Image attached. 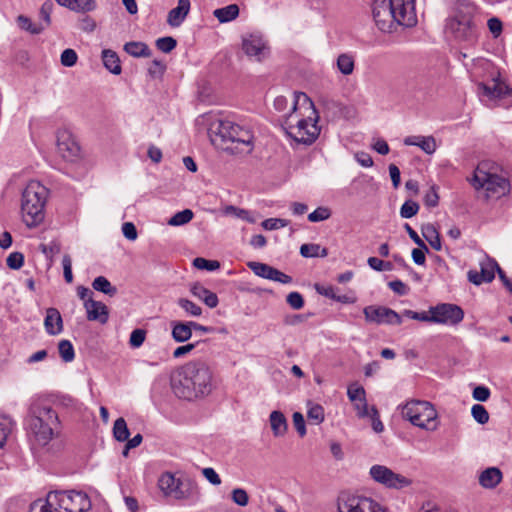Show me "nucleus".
Masks as SVG:
<instances>
[{
  "mask_svg": "<svg viewBox=\"0 0 512 512\" xmlns=\"http://www.w3.org/2000/svg\"><path fill=\"white\" fill-rule=\"evenodd\" d=\"M432 314V323L455 326L464 318L463 309L451 303H440L429 308Z\"/></svg>",
  "mask_w": 512,
  "mask_h": 512,
  "instance_id": "obj_12",
  "label": "nucleus"
},
{
  "mask_svg": "<svg viewBox=\"0 0 512 512\" xmlns=\"http://www.w3.org/2000/svg\"><path fill=\"white\" fill-rule=\"evenodd\" d=\"M506 86L498 79H492L489 83L480 82L477 93L481 101L499 99L505 94Z\"/></svg>",
  "mask_w": 512,
  "mask_h": 512,
  "instance_id": "obj_17",
  "label": "nucleus"
},
{
  "mask_svg": "<svg viewBox=\"0 0 512 512\" xmlns=\"http://www.w3.org/2000/svg\"><path fill=\"white\" fill-rule=\"evenodd\" d=\"M14 427L13 420L4 414H0V448H2Z\"/></svg>",
  "mask_w": 512,
  "mask_h": 512,
  "instance_id": "obj_35",
  "label": "nucleus"
},
{
  "mask_svg": "<svg viewBox=\"0 0 512 512\" xmlns=\"http://www.w3.org/2000/svg\"><path fill=\"white\" fill-rule=\"evenodd\" d=\"M309 420H313L315 424H320L324 420V409L321 405L312 404L307 411Z\"/></svg>",
  "mask_w": 512,
  "mask_h": 512,
  "instance_id": "obj_48",
  "label": "nucleus"
},
{
  "mask_svg": "<svg viewBox=\"0 0 512 512\" xmlns=\"http://www.w3.org/2000/svg\"><path fill=\"white\" fill-rule=\"evenodd\" d=\"M372 14L382 32H391L395 24L412 26L415 22L414 0H374Z\"/></svg>",
  "mask_w": 512,
  "mask_h": 512,
  "instance_id": "obj_5",
  "label": "nucleus"
},
{
  "mask_svg": "<svg viewBox=\"0 0 512 512\" xmlns=\"http://www.w3.org/2000/svg\"><path fill=\"white\" fill-rule=\"evenodd\" d=\"M18 26L25 31L33 35H38L45 30V26L42 23H33L31 19L24 15H19L17 17Z\"/></svg>",
  "mask_w": 512,
  "mask_h": 512,
  "instance_id": "obj_32",
  "label": "nucleus"
},
{
  "mask_svg": "<svg viewBox=\"0 0 512 512\" xmlns=\"http://www.w3.org/2000/svg\"><path fill=\"white\" fill-rule=\"evenodd\" d=\"M193 265L197 269H204L207 271H215L220 268V263L216 260H207L202 257H197L193 260Z\"/></svg>",
  "mask_w": 512,
  "mask_h": 512,
  "instance_id": "obj_46",
  "label": "nucleus"
},
{
  "mask_svg": "<svg viewBox=\"0 0 512 512\" xmlns=\"http://www.w3.org/2000/svg\"><path fill=\"white\" fill-rule=\"evenodd\" d=\"M347 395L351 402L361 401L366 399V392L362 386L352 384L347 389Z\"/></svg>",
  "mask_w": 512,
  "mask_h": 512,
  "instance_id": "obj_49",
  "label": "nucleus"
},
{
  "mask_svg": "<svg viewBox=\"0 0 512 512\" xmlns=\"http://www.w3.org/2000/svg\"><path fill=\"white\" fill-rule=\"evenodd\" d=\"M401 414L412 425L426 430H435L437 411L428 401L411 400L402 406Z\"/></svg>",
  "mask_w": 512,
  "mask_h": 512,
  "instance_id": "obj_9",
  "label": "nucleus"
},
{
  "mask_svg": "<svg viewBox=\"0 0 512 512\" xmlns=\"http://www.w3.org/2000/svg\"><path fill=\"white\" fill-rule=\"evenodd\" d=\"M92 287L96 291L102 292L106 295L113 296L117 293V289L110 281L104 276L96 277L92 282Z\"/></svg>",
  "mask_w": 512,
  "mask_h": 512,
  "instance_id": "obj_34",
  "label": "nucleus"
},
{
  "mask_svg": "<svg viewBox=\"0 0 512 512\" xmlns=\"http://www.w3.org/2000/svg\"><path fill=\"white\" fill-rule=\"evenodd\" d=\"M336 66L343 75H351L355 67L354 57L350 54L342 53L337 57Z\"/></svg>",
  "mask_w": 512,
  "mask_h": 512,
  "instance_id": "obj_30",
  "label": "nucleus"
},
{
  "mask_svg": "<svg viewBox=\"0 0 512 512\" xmlns=\"http://www.w3.org/2000/svg\"><path fill=\"white\" fill-rule=\"evenodd\" d=\"M60 60L63 66L73 67L78 60V56L75 50L67 48L61 53Z\"/></svg>",
  "mask_w": 512,
  "mask_h": 512,
  "instance_id": "obj_54",
  "label": "nucleus"
},
{
  "mask_svg": "<svg viewBox=\"0 0 512 512\" xmlns=\"http://www.w3.org/2000/svg\"><path fill=\"white\" fill-rule=\"evenodd\" d=\"M95 0H72L70 10L75 12H90L96 9Z\"/></svg>",
  "mask_w": 512,
  "mask_h": 512,
  "instance_id": "obj_42",
  "label": "nucleus"
},
{
  "mask_svg": "<svg viewBox=\"0 0 512 512\" xmlns=\"http://www.w3.org/2000/svg\"><path fill=\"white\" fill-rule=\"evenodd\" d=\"M47 196L48 189L38 181H30L23 190L21 213L28 227H34L44 219Z\"/></svg>",
  "mask_w": 512,
  "mask_h": 512,
  "instance_id": "obj_6",
  "label": "nucleus"
},
{
  "mask_svg": "<svg viewBox=\"0 0 512 512\" xmlns=\"http://www.w3.org/2000/svg\"><path fill=\"white\" fill-rule=\"evenodd\" d=\"M29 512H57L56 505L51 499V492L46 499H37L31 503Z\"/></svg>",
  "mask_w": 512,
  "mask_h": 512,
  "instance_id": "obj_31",
  "label": "nucleus"
},
{
  "mask_svg": "<svg viewBox=\"0 0 512 512\" xmlns=\"http://www.w3.org/2000/svg\"><path fill=\"white\" fill-rule=\"evenodd\" d=\"M247 266L253 271V273L264 279H271L273 275L274 267L261 263V262H249Z\"/></svg>",
  "mask_w": 512,
  "mask_h": 512,
  "instance_id": "obj_36",
  "label": "nucleus"
},
{
  "mask_svg": "<svg viewBox=\"0 0 512 512\" xmlns=\"http://www.w3.org/2000/svg\"><path fill=\"white\" fill-rule=\"evenodd\" d=\"M213 15L220 23H227L238 17L239 7L237 4H230L214 10Z\"/></svg>",
  "mask_w": 512,
  "mask_h": 512,
  "instance_id": "obj_27",
  "label": "nucleus"
},
{
  "mask_svg": "<svg viewBox=\"0 0 512 512\" xmlns=\"http://www.w3.org/2000/svg\"><path fill=\"white\" fill-rule=\"evenodd\" d=\"M84 308L86 309L87 319L89 321H98L101 324H105L108 321L109 312L104 303L88 298L84 302Z\"/></svg>",
  "mask_w": 512,
  "mask_h": 512,
  "instance_id": "obj_18",
  "label": "nucleus"
},
{
  "mask_svg": "<svg viewBox=\"0 0 512 512\" xmlns=\"http://www.w3.org/2000/svg\"><path fill=\"white\" fill-rule=\"evenodd\" d=\"M363 313L368 322L388 325H400L402 323V316L388 307L370 305L364 308Z\"/></svg>",
  "mask_w": 512,
  "mask_h": 512,
  "instance_id": "obj_15",
  "label": "nucleus"
},
{
  "mask_svg": "<svg viewBox=\"0 0 512 512\" xmlns=\"http://www.w3.org/2000/svg\"><path fill=\"white\" fill-rule=\"evenodd\" d=\"M27 425L31 449L37 451L50 443L60 421L49 401L44 397L35 396L29 403Z\"/></svg>",
  "mask_w": 512,
  "mask_h": 512,
  "instance_id": "obj_2",
  "label": "nucleus"
},
{
  "mask_svg": "<svg viewBox=\"0 0 512 512\" xmlns=\"http://www.w3.org/2000/svg\"><path fill=\"white\" fill-rule=\"evenodd\" d=\"M270 426L275 437L283 436L288 428L287 420L280 411H272L269 416Z\"/></svg>",
  "mask_w": 512,
  "mask_h": 512,
  "instance_id": "obj_25",
  "label": "nucleus"
},
{
  "mask_svg": "<svg viewBox=\"0 0 512 512\" xmlns=\"http://www.w3.org/2000/svg\"><path fill=\"white\" fill-rule=\"evenodd\" d=\"M44 327L47 334L55 336L63 331V320L58 309L50 307L46 310Z\"/></svg>",
  "mask_w": 512,
  "mask_h": 512,
  "instance_id": "obj_19",
  "label": "nucleus"
},
{
  "mask_svg": "<svg viewBox=\"0 0 512 512\" xmlns=\"http://www.w3.org/2000/svg\"><path fill=\"white\" fill-rule=\"evenodd\" d=\"M194 213L190 209H184L175 213L168 221L171 226H181L187 224L193 219Z\"/></svg>",
  "mask_w": 512,
  "mask_h": 512,
  "instance_id": "obj_40",
  "label": "nucleus"
},
{
  "mask_svg": "<svg viewBox=\"0 0 512 512\" xmlns=\"http://www.w3.org/2000/svg\"><path fill=\"white\" fill-rule=\"evenodd\" d=\"M290 223L287 219L282 218H268L262 222V227L266 230H277L288 226Z\"/></svg>",
  "mask_w": 512,
  "mask_h": 512,
  "instance_id": "obj_51",
  "label": "nucleus"
},
{
  "mask_svg": "<svg viewBox=\"0 0 512 512\" xmlns=\"http://www.w3.org/2000/svg\"><path fill=\"white\" fill-rule=\"evenodd\" d=\"M102 61L104 67L112 74L119 75L122 71L120 59L116 52L110 49L102 51Z\"/></svg>",
  "mask_w": 512,
  "mask_h": 512,
  "instance_id": "obj_26",
  "label": "nucleus"
},
{
  "mask_svg": "<svg viewBox=\"0 0 512 512\" xmlns=\"http://www.w3.org/2000/svg\"><path fill=\"white\" fill-rule=\"evenodd\" d=\"M291 112L282 115V127L295 141L312 144L320 133L319 115L313 102L305 93H295Z\"/></svg>",
  "mask_w": 512,
  "mask_h": 512,
  "instance_id": "obj_1",
  "label": "nucleus"
},
{
  "mask_svg": "<svg viewBox=\"0 0 512 512\" xmlns=\"http://www.w3.org/2000/svg\"><path fill=\"white\" fill-rule=\"evenodd\" d=\"M174 394L181 399L194 400L212 391V372L203 361H190L180 367L172 378Z\"/></svg>",
  "mask_w": 512,
  "mask_h": 512,
  "instance_id": "obj_3",
  "label": "nucleus"
},
{
  "mask_svg": "<svg viewBox=\"0 0 512 512\" xmlns=\"http://www.w3.org/2000/svg\"><path fill=\"white\" fill-rule=\"evenodd\" d=\"M503 474L497 467H488L478 477L479 484L485 489H493L502 481Z\"/></svg>",
  "mask_w": 512,
  "mask_h": 512,
  "instance_id": "obj_21",
  "label": "nucleus"
},
{
  "mask_svg": "<svg viewBox=\"0 0 512 512\" xmlns=\"http://www.w3.org/2000/svg\"><path fill=\"white\" fill-rule=\"evenodd\" d=\"M190 292L193 296L203 301L209 308H215L219 303L217 294L200 283L193 284L190 287Z\"/></svg>",
  "mask_w": 512,
  "mask_h": 512,
  "instance_id": "obj_22",
  "label": "nucleus"
},
{
  "mask_svg": "<svg viewBox=\"0 0 512 512\" xmlns=\"http://www.w3.org/2000/svg\"><path fill=\"white\" fill-rule=\"evenodd\" d=\"M369 474L371 478L390 489H402L411 484V480L401 474L393 472L384 465H373Z\"/></svg>",
  "mask_w": 512,
  "mask_h": 512,
  "instance_id": "obj_11",
  "label": "nucleus"
},
{
  "mask_svg": "<svg viewBox=\"0 0 512 512\" xmlns=\"http://www.w3.org/2000/svg\"><path fill=\"white\" fill-rule=\"evenodd\" d=\"M113 435L115 439L119 442H124L128 440L130 432L124 418H118L114 422Z\"/></svg>",
  "mask_w": 512,
  "mask_h": 512,
  "instance_id": "obj_37",
  "label": "nucleus"
},
{
  "mask_svg": "<svg viewBox=\"0 0 512 512\" xmlns=\"http://www.w3.org/2000/svg\"><path fill=\"white\" fill-rule=\"evenodd\" d=\"M232 501L239 506H246L249 502L247 492L242 488H235L231 492Z\"/></svg>",
  "mask_w": 512,
  "mask_h": 512,
  "instance_id": "obj_55",
  "label": "nucleus"
},
{
  "mask_svg": "<svg viewBox=\"0 0 512 512\" xmlns=\"http://www.w3.org/2000/svg\"><path fill=\"white\" fill-rule=\"evenodd\" d=\"M330 216H331L330 209L327 207L321 206V207H318L317 209H315L313 212H311L308 215V220L310 222L316 223V222H321V221L327 220L330 218Z\"/></svg>",
  "mask_w": 512,
  "mask_h": 512,
  "instance_id": "obj_47",
  "label": "nucleus"
},
{
  "mask_svg": "<svg viewBox=\"0 0 512 512\" xmlns=\"http://www.w3.org/2000/svg\"><path fill=\"white\" fill-rule=\"evenodd\" d=\"M205 341L206 340H202V341H197L194 343H189L186 345L179 346L173 351V357L174 358L183 357L184 355H186V354L190 353L192 350H194L200 343L205 342Z\"/></svg>",
  "mask_w": 512,
  "mask_h": 512,
  "instance_id": "obj_62",
  "label": "nucleus"
},
{
  "mask_svg": "<svg viewBox=\"0 0 512 512\" xmlns=\"http://www.w3.org/2000/svg\"><path fill=\"white\" fill-rule=\"evenodd\" d=\"M213 145L231 153L249 154L254 149V134L245 125L227 119H215L208 128Z\"/></svg>",
  "mask_w": 512,
  "mask_h": 512,
  "instance_id": "obj_4",
  "label": "nucleus"
},
{
  "mask_svg": "<svg viewBox=\"0 0 512 512\" xmlns=\"http://www.w3.org/2000/svg\"><path fill=\"white\" fill-rule=\"evenodd\" d=\"M124 50L126 53L133 57H150L151 50L148 45L143 42L131 41L124 45Z\"/></svg>",
  "mask_w": 512,
  "mask_h": 512,
  "instance_id": "obj_29",
  "label": "nucleus"
},
{
  "mask_svg": "<svg viewBox=\"0 0 512 512\" xmlns=\"http://www.w3.org/2000/svg\"><path fill=\"white\" fill-rule=\"evenodd\" d=\"M439 202L437 187L431 186L424 196V203L427 207H436Z\"/></svg>",
  "mask_w": 512,
  "mask_h": 512,
  "instance_id": "obj_60",
  "label": "nucleus"
},
{
  "mask_svg": "<svg viewBox=\"0 0 512 512\" xmlns=\"http://www.w3.org/2000/svg\"><path fill=\"white\" fill-rule=\"evenodd\" d=\"M286 302L288 303V305L295 309V310H299L301 308H303L304 306V299H303V296L299 293V292H290L287 297H286Z\"/></svg>",
  "mask_w": 512,
  "mask_h": 512,
  "instance_id": "obj_58",
  "label": "nucleus"
},
{
  "mask_svg": "<svg viewBox=\"0 0 512 512\" xmlns=\"http://www.w3.org/2000/svg\"><path fill=\"white\" fill-rule=\"evenodd\" d=\"M177 305L182 308L189 316L199 317L202 315V308L189 299L179 298L177 300Z\"/></svg>",
  "mask_w": 512,
  "mask_h": 512,
  "instance_id": "obj_38",
  "label": "nucleus"
},
{
  "mask_svg": "<svg viewBox=\"0 0 512 512\" xmlns=\"http://www.w3.org/2000/svg\"><path fill=\"white\" fill-rule=\"evenodd\" d=\"M419 141L420 145H418V147L421 148L425 153L433 154L435 152L436 142L432 136H420Z\"/></svg>",
  "mask_w": 512,
  "mask_h": 512,
  "instance_id": "obj_59",
  "label": "nucleus"
},
{
  "mask_svg": "<svg viewBox=\"0 0 512 512\" xmlns=\"http://www.w3.org/2000/svg\"><path fill=\"white\" fill-rule=\"evenodd\" d=\"M487 163H480L473 174L471 185L476 189H485L486 198H500L510 192V182L505 176L488 170Z\"/></svg>",
  "mask_w": 512,
  "mask_h": 512,
  "instance_id": "obj_7",
  "label": "nucleus"
},
{
  "mask_svg": "<svg viewBox=\"0 0 512 512\" xmlns=\"http://www.w3.org/2000/svg\"><path fill=\"white\" fill-rule=\"evenodd\" d=\"M474 420L479 424H486L489 421V413L481 404H474L471 408Z\"/></svg>",
  "mask_w": 512,
  "mask_h": 512,
  "instance_id": "obj_44",
  "label": "nucleus"
},
{
  "mask_svg": "<svg viewBox=\"0 0 512 512\" xmlns=\"http://www.w3.org/2000/svg\"><path fill=\"white\" fill-rule=\"evenodd\" d=\"M39 250L46 256V258L52 259L54 255L61 251V244L57 240H52L47 244H40Z\"/></svg>",
  "mask_w": 512,
  "mask_h": 512,
  "instance_id": "obj_45",
  "label": "nucleus"
},
{
  "mask_svg": "<svg viewBox=\"0 0 512 512\" xmlns=\"http://www.w3.org/2000/svg\"><path fill=\"white\" fill-rule=\"evenodd\" d=\"M190 11V0H178L177 6L171 9L167 16V23L171 27H179Z\"/></svg>",
  "mask_w": 512,
  "mask_h": 512,
  "instance_id": "obj_20",
  "label": "nucleus"
},
{
  "mask_svg": "<svg viewBox=\"0 0 512 512\" xmlns=\"http://www.w3.org/2000/svg\"><path fill=\"white\" fill-rule=\"evenodd\" d=\"M171 335L175 342L183 343L192 337V327L190 321H173L171 322Z\"/></svg>",
  "mask_w": 512,
  "mask_h": 512,
  "instance_id": "obj_23",
  "label": "nucleus"
},
{
  "mask_svg": "<svg viewBox=\"0 0 512 512\" xmlns=\"http://www.w3.org/2000/svg\"><path fill=\"white\" fill-rule=\"evenodd\" d=\"M158 486L164 494H175L177 496L180 487V480L175 478L172 473L165 472L160 476Z\"/></svg>",
  "mask_w": 512,
  "mask_h": 512,
  "instance_id": "obj_24",
  "label": "nucleus"
},
{
  "mask_svg": "<svg viewBox=\"0 0 512 512\" xmlns=\"http://www.w3.org/2000/svg\"><path fill=\"white\" fill-rule=\"evenodd\" d=\"M54 4L51 0H46L40 8V17L43 20V26L47 28L51 23V13L53 11Z\"/></svg>",
  "mask_w": 512,
  "mask_h": 512,
  "instance_id": "obj_52",
  "label": "nucleus"
},
{
  "mask_svg": "<svg viewBox=\"0 0 512 512\" xmlns=\"http://www.w3.org/2000/svg\"><path fill=\"white\" fill-rule=\"evenodd\" d=\"M473 398L480 402H485L490 397V389L486 386H477L473 390Z\"/></svg>",
  "mask_w": 512,
  "mask_h": 512,
  "instance_id": "obj_64",
  "label": "nucleus"
},
{
  "mask_svg": "<svg viewBox=\"0 0 512 512\" xmlns=\"http://www.w3.org/2000/svg\"><path fill=\"white\" fill-rule=\"evenodd\" d=\"M176 45L177 41L171 36L161 37L156 41L157 48L164 53L171 52Z\"/></svg>",
  "mask_w": 512,
  "mask_h": 512,
  "instance_id": "obj_50",
  "label": "nucleus"
},
{
  "mask_svg": "<svg viewBox=\"0 0 512 512\" xmlns=\"http://www.w3.org/2000/svg\"><path fill=\"white\" fill-rule=\"evenodd\" d=\"M57 512H86L91 508L88 495L81 491L51 492Z\"/></svg>",
  "mask_w": 512,
  "mask_h": 512,
  "instance_id": "obj_10",
  "label": "nucleus"
},
{
  "mask_svg": "<svg viewBox=\"0 0 512 512\" xmlns=\"http://www.w3.org/2000/svg\"><path fill=\"white\" fill-rule=\"evenodd\" d=\"M23 263L24 255L21 252H13L6 259L7 266L13 270L20 269Z\"/></svg>",
  "mask_w": 512,
  "mask_h": 512,
  "instance_id": "obj_56",
  "label": "nucleus"
},
{
  "mask_svg": "<svg viewBox=\"0 0 512 512\" xmlns=\"http://www.w3.org/2000/svg\"><path fill=\"white\" fill-rule=\"evenodd\" d=\"M300 254L305 258L326 257L328 255V250L326 248H321L319 244H303L300 247Z\"/></svg>",
  "mask_w": 512,
  "mask_h": 512,
  "instance_id": "obj_33",
  "label": "nucleus"
},
{
  "mask_svg": "<svg viewBox=\"0 0 512 512\" xmlns=\"http://www.w3.org/2000/svg\"><path fill=\"white\" fill-rule=\"evenodd\" d=\"M242 50L245 55L256 62H262L270 54L267 41L259 33H252L242 37Z\"/></svg>",
  "mask_w": 512,
  "mask_h": 512,
  "instance_id": "obj_13",
  "label": "nucleus"
},
{
  "mask_svg": "<svg viewBox=\"0 0 512 512\" xmlns=\"http://www.w3.org/2000/svg\"><path fill=\"white\" fill-rule=\"evenodd\" d=\"M293 424L298 434L303 437L306 435V426L303 415L300 412L293 414Z\"/></svg>",
  "mask_w": 512,
  "mask_h": 512,
  "instance_id": "obj_63",
  "label": "nucleus"
},
{
  "mask_svg": "<svg viewBox=\"0 0 512 512\" xmlns=\"http://www.w3.org/2000/svg\"><path fill=\"white\" fill-rule=\"evenodd\" d=\"M445 31L456 42L467 46L473 45L478 39V27L473 15L461 10L446 20Z\"/></svg>",
  "mask_w": 512,
  "mask_h": 512,
  "instance_id": "obj_8",
  "label": "nucleus"
},
{
  "mask_svg": "<svg viewBox=\"0 0 512 512\" xmlns=\"http://www.w3.org/2000/svg\"><path fill=\"white\" fill-rule=\"evenodd\" d=\"M419 204L412 200L405 201L400 208V216L409 219L415 216L419 211Z\"/></svg>",
  "mask_w": 512,
  "mask_h": 512,
  "instance_id": "obj_43",
  "label": "nucleus"
},
{
  "mask_svg": "<svg viewBox=\"0 0 512 512\" xmlns=\"http://www.w3.org/2000/svg\"><path fill=\"white\" fill-rule=\"evenodd\" d=\"M62 266H63V274H64L65 281L67 283H72V281H73L72 261H71V257L68 254L63 256Z\"/></svg>",
  "mask_w": 512,
  "mask_h": 512,
  "instance_id": "obj_61",
  "label": "nucleus"
},
{
  "mask_svg": "<svg viewBox=\"0 0 512 512\" xmlns=\"http://www.w3.org/2000/svg\"><path fill=\"white\" fill-rule=\"evenodd\" d=\"M367 263L370 268L378 272L391 271L393 268L391 262H385L377 257H369Z\"/></svg>",
  "mask_w": 512,
  "mask_h": 512,
  "instance_id": "obj_53",
  "label": "nucleus"
},
{
  "mask_svg": "<svg viewBox=\"0 0 512 512\" xmlns=\"http://www.w3.org/2000/svg\"><path fill=\"white\" fill-rule=\"evenodd\" d=\"M59 355L64 362H71L75 358V351L69 340L63 339L58 344Z\"/></svg>",
  "mask_w": 512,
  "mask_h": 512,
  "instance_id": "obj_41",
  "label": "nucleus"
},
{
  "mask_svg": "<svg viewBox=\"0 0 512 512\" xmlns=\"http://www.w3.org/2000/svg\"><path fill=\"white\" fill-rule=\"evenodd\" d=\"M146 331L143 329H135L130 334L129 344L133 348H139L145 341Z\"/></svg>",
  "mask_w": 512,
  "mask_h": 512,
  "instance_id": "obj_57",
  "label": "nucleus"
},
{
  "mask_svg": "<svg viewBox=\"0 0 512 512\" xmlns=\"http://www.w3.org/2000/svg\"><path fill=\"white\" fill-rule=\"evenodd\" d=\"M338 509L339 512H384L377 502L361 496H342Z\"/></svg>",
  "mask_w": 512,
  "mask_h": 512,
  "instance_id": "obj_14",
  "label": "nucleus"
},
{
  "mask_svg": "<svg viewBox=\"0 0 512 512\" xmlns=\"http://www.w3.org/2000/svg\"><path fill=\"white\" fill-rule=\"evenodd\" d=\"M422 235L426 239V241H428V243L434 250H436V251L441 250L442 244H441L440 235L434 225L427 224V225L423 226L422 227Z\"/></svg>",
  "mask_w": 512,
  "mask_h": 512,
  "instance_id": "obj_28",
  "label": "nucleus"
},
{
  "mask_svg": "<svg viewBox=\"0 0 512 512\" xmlns=\"http://www.w3.org/2000/svg\"><path fill=\"white\" fill-rule=\"evenodd\" d=\"M499 265L496 261L488 259L481 263L482 279L486 280V283L491 282L495 278V271H498Z\"/></svg>",
  "mask_w": 512,
  "mask_h": 512,
  "instance_id": "obj_39",
  "label": "nucleus"
},
{
  "mask_svg": "<svg viewBox=\"0 0 512 512\" xmlns=\"http://www.w3.org/2000/svg\"><path fill=\"white\" fill-rule=\"evenodd\" d=\"M57 152L67 161H74L80 152V147L75 141L72 134L67 130H62L57 133Z\"/></svg>",
  "mask_w": 512,
  "mask_h": 512,
  "instance_id": "obj_16",
  "label": "nucleus"
}]
</instances>
